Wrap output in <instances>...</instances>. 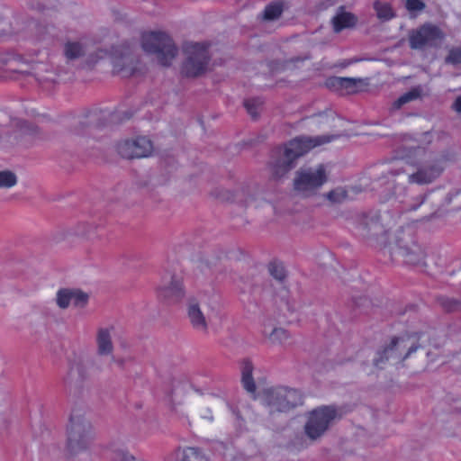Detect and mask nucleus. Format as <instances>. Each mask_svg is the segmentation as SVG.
<instances>
[{
    "label": "nucleus",
    "mask_w": 461,
    "mask_h": 461,
    "mask_svg": "<svg viewBox=\"0 0 461 461\" xmlns=\"http://www.w3.org/2000/svg\"><path fill=\"white\" fill-rule=\"evenodd\" d=\"M141 46L147 53L156 54L159 64L163 67L170 66L178 51L173 40L162 32H143Z\"/></svg>",
    "instance_id": "5"
},
{
    "label": "nucleus",
    "mask_w": 461,
    "mask_h": 461,
    "mask_svg": "<svg viewBox=\"0 0 461 461\" xmlns=\"http://www.w3.org/2000/svg\"><path fill=\"white\" fill-rule=\"evenodd\" d=\"M262 104L263 102L259 98H250L244 101V106L252 119L258 118Z\"/></svg>",
    "instance_id": "27"
},
{
    "label": "nucleus",
    "mask_w": 461,
    "mask_h": 461,
    "mask_svg": "<svg viewBox=\"0 0 461 461\" xmlns=\"http://www.w3.org/2000/svg\"><path fill=\"white\" fill-rule=\"evenodd\" d=\"M336 138L334 135H321L317 137H296L291 140L284 149L277 147L274 153L282 156L273 165V175L276 178L283 176L290 171L295 160L310 151L312 149L330 142Z\"/></svg>",
    "instance_id": "2"
},
{
    "label": "nucleus",
    "mask_w": 461,
    "mask_h": 461,
    "mask_svg": "<svg viewBox=\"0 0 461 461\" xmlns=\"http://www.w3.org/2000/svg\"><path fill=\"white\" fill-rule=\"evenodd\" d=\"M446 62L453 65L461 64V48H452L446 58Z\"/></svg>",
    "instance_id": "32"
},
{
    "label": "nucleus",
    "mask_w": 461,
    "mask_h": 461,
    "mask_svg": "<svg viewBox=\"0 0 461 461\" xmlns=\"http://www.w3.org/2000/svg\"><path fill=\"white\" fill-rule=\"evenodd\" d=\"M264 402L270 412H285L303 403V395L296 390L284 386L267 388L263 392Z\"/></svg>",
    "instance_id": "7"
},
{
    "label": "nucleus",
    "mask_w": 461,
    "mask_h": 461,
    "mask_svg": "<svg viewBox=\"0 0 461 461\" xmlns=\"http://www.w3.org/2000/svg\"><path fill=\"white\" fill-rule=\"evenodd\" d=\"M253 365L250 360L244 359L241 363V382L244 389L250 393H255L256 384L252 376Z\"/></svg>",
    "instance_id": "19"
},
{
    "label": "nucleus",
    "mask_w": 461,
    "mask_h": 461,
    "mask_svg": "<svg viewBox=\"0 0 461 461\" xmlns=\"http://www.w3.org/2000/svg\"><path fill=\"white\" fill-rule=\"evenodd\" d=\"M288 338L287 332L285 330L282 328L274 329L272 333L270 334V339L274 342H283L285 339Z\"/></svg>",
    "instance_id": "35"
},
{
    "label": "nucleus",
    "mask_w": 461,
    "mask_h": 461,
    "mask_svg": "<svg viewBox=\"0 0 461 461\" xmlns=\"http://www.w3.org/2000/svg\"><path fill=\"white\" fill-rule=\"evenodd\" d=\"M368 83L366 79L332 77L327 79L326 86L340 95H353L364 91Z\"/></svg>",
    "instance_id": "14"
},
{
    "label": "nucleus",
    "mask_w": 461,
    "mask_h": 461,
    "mask_svg": "<svg viewBox=\"0 0 461 461\" xmlns=\"http://www.w3.org/2000/svg\"><path fill=\"white\" fill-rule=\"evenodd\" d=\"M421 91L420 87H413L410 91L402 95L393 104V107L396 109L401 108L403 104L416 100L420 97Z\"/></svg>",
    "instance_id": "25"
},
{
    "label": "nucleus",
    "mask_w": 461,
    "mask_h": 461,
    "mask_svg": "<svg viewBox=\"0 0 461 461\" xmlns=\"http://www.w3.org/2000/svg\"><path fill=\"white\" fill-rule=\"evenodd\" d=\"M445 37L442 30L430 23H425L409 32V45L411 50L437 48Z\"/></svg>",
    "instance_id": "8"
},
{
    "label": "nucleus",
    "mask_w": 461,
    "mask_h": 461,
    "mask_svg": "<svg viewBox=\"0 0 461 461\" xmlns=\"http://www.w3.org/2000/svg\"><path fill=\"white\" fill-rule=\"evenodd\" d=\"M407 158L410 164L417 167L416 172L408 176V182L429 185L441 176L447 161L450 160V156L448 153L438 154L427 146L418 145L409 149Z\"/></svg>",
    "instance_id": "1"
},
{
    "label": "nucleus",
    "mask_w": 461,
    "mask_h": 461,
    "mask_svg": "<svg viewBox=\"0 0 461 461\" xmlns=\"http://www.w3.org/2000/svg\"><path fill=\"white\" fill-rule=\"evenodd\" d=\"M27 67L15 57L0 59V78H15L17 74L27 73Z\"/></svg>",
    "instance_id": "15"
},
{
    "label": "nucleus",
    "mask_w": 461,
    "mask_h": 461,
    "mask_svg": "<svg viewBox=\"0 0 461 461\" xmlns=\"http://www.w3.org/2000/svg\"><path fill=\"white\" fill-rule=\"evenodd\" d=\"M187 314L194 330L206 332L207 323L198 303L191 302L188 306Z\"/></svg>",
    "instance_id": "18"
},
{
    "label": "nucleus",
    "mask_w": 461,
    "mask_h": 461,
    "mask_svg": "<svg viewBox=\"0 0 461 461\" xmlns=\"http://www.w3.org/2000/svg\"><path fill=\"white\" fill-rule=\"evenodd\" d=\"M423 137H424V140L427 141V144L430 143L431 140H430V133L429 132L424 133Z\"/></svg>",
    "instance_id": "39"
},
{
    "label": "nucleus",
    "mask_w": 461,
    "mask_h": 461,
    "mask_svg": "<svg viewBox=\"0 0 461 461\" xmlns=\"http://www.w3.org/2000/svg\"><path fill=\"white\" fill-rule=\"evenodd\" d=\"M460 194H461V192H460Z\"/></svg>",
    "instance_id": "43"
},
{
    "label": "nucleus",
    "mask_w": 461,
    "mask_h": 461,
    "mask_svg": "<svg viewBox=\"0 0 461 461\" xmlns=\"http://www.w3.org/2000/svg\"><path fill=\"white\" fill-rule=\"evenodd\" d=\"M73 291L61 289L57 294V303L60 308H67L72 303Z\"/></svg>",
    "instance_id": "30"
},
{
    "label": "nucleus",
    "mask_w": 461,
    "mask_h": 461,
    "mask_svg": "<svg viewBox=\"0 0 461 461\" xmlns=\"http://www.w3.org/2000/svg\"><path fill=\"white\" fill-rule=\"evenodd\" d=\"M17 183L14 173L9 170L0 171V188H11Z\"/></svg>",
    "instance_id": "28"
},
{
    "label": "nucleus",
    "mask_w": 461,
    "mask_h": 461,
    "mask_svg": "<svg viewBox=\"0 0 461 461\" xmlns=\"http://www.w3.org/2000/svg\"><path fill=\"white\" fill-rule=\"evenodd\" d=\"M282 292L285 294L288 293L285 288L282 290Z\"/></svg>",
    "instance_id": "42"
},
{
    "label": "nucleus",
    "mask_w": 461,
    "mask_h": 461,
    "mask_svg": "<svg viewBox=\"0 0 461 461\" xmlns=\"http://www.w3.org/2000/svg\"><path fill=\"white\" fill-rule=\"evenodd\" d=\"M175 456L176 461H209L196 447L179 448L176 451Z\"/></svg>",
    "instance_id": "21"
},
{
    "label": "nucleus",
    "mask_w": 461,
    "mask_h": 461,
    "mask_svg": "<svg viewBox=\"0 0 461 461\" xmlns=\"http://www.w3.org/2000/svg\"><path fill=\"white\" fill-rule=\"evenodd\" d=\"M374 9L380 20L389 21L394 17L393 10L389 3L375 1L374 3Z\"/></svg>",
    "instance_id": "22"
},
{
    "label": "nucleus",
    "mask_w": 461,
    "mask_h": 461,
    "mask_svg": "<svg viewBox=\"0 0 461 461\" xmlns=\"http://www.w3.org/2000/svg\"><path fill=\"white\" fill-rule=\"evenodd\" d=\"M405 6L409 12H418L422 11L426 5L421 0H406Z\"/></svg>",
    "instance_id": "34"
},
{
    "label": "nucleus",
    "mask_w": 461,
    "mask_h": 461,
    "mask_svg": "<svg viewBox=\"0 0 461 461\" xmlns=\"http://www.w3.org/2000/svg\"><path fill=\"white\" fill-rule=\"evenodd\" d=\"M336 417V410L330 406H323L313 410L305 425L307 436L315 439L322 435L328 429L330 421Z\"/></svg>",
    "instance_id": "11"
},
{
    "label": "nucleus",
    "mask_w": 461,
    "mask_h": 461,
    "mask_svg": "<svg viewBox=\"0 0 461 461\" xmlns=\"http://www.w3.org/2000/svg\"><path fill=\"white\" fill-rule=\"evenodd\" d=\"M405 173L404 170H402V167H397V168H394L393 170H391L389 172V174L392 176H396L400 174H403Z\"/></svg>",
    "instance_id": "37"
},
{
    "label": "nucleus",
    "mask_w": 461,
    "mask_h": 461,
    "mask_svg": "<svg viewBox=\"0 0 461 461\" xmlns=\"http://www.w3.org/2000/svg\"><path fill=\"white\" fill-rule=\"evenodd\" d=\"M327 181L326 168L320 164L315 170L312 168L297 172L294 181V189L303 195L315 192Z\"/></svg>",
    "instance_id": "9"
},
{
    "label": "nucleus",
    "mask_w": 461,
    "mask_h": 461,
    "mask_svg": "<svg viewBox=\"0 0 461 461\" xmlns=\"http://www.w3.org/2000/svg\"><path fill=\"white\" fill-rule=\"evenodd\" d=\"M16 127L19 128V131L23 135L36 136L39 132L38 128L32 123L25 121H19L16 122Z\"/></svg>",
    "instance_id": "31"
},
{
    "label": "nucleus",
    "mask_w": 461,
    "mask_h": 461,
    "mask_svg": "<svg viewBox=\"0 0 461 461\" xmlns=\"http://www.w3.org/2000/svg\"><path fill=\"white\" fill-rule=\"evenodd\" d=\"M153 150V144L147 137L125 140L117 144L118 154L128 159L149 157Z\"/></svg>",
    "instance_id": "12"
},
{
    "label": "nucleus",
    "mask_w": 461,
    "mask_h": 461,
    "mask_svg": "<svg viewBox=\"0 0 461 461\" xmlns=\"http://www.w3.org/2000/svg\"><path fill=\"white\" fill-rule=\"evenodd\" d=\"M93 438L92 426L85 419L81 409L72 411L67 429L66 450L69 456L85 451Z\"/></svg>",
    "instance_id": "4"
},
{
    "label": "nucleus",
    "mask_w": 461,
    "mask_h": 461,
    "mask_svg": "<svg viewBox=\"0 0 461 461\" xmlns=\"http://www.w3.org/2000/svg\"><path fill=\"white\" fill-rule=\"evenodd\" d=\"M64 54L68 59H75L84 54V47L77 41H68L64 47Z\"/></svg>",
    "instance_id": "24"
},
{
    "label": "nucleus",
    "mask_w": 461,
    "mask_h": 461,
    "mask_svg": "<svg viewBox=\"0 0 461 461\" xmlns=\"http://www.w3.org/2000/svg\"><path fill=\"white\" fill-rule=\"evenodd\" d=\"M184 295L185 291L180 279L170 273L162 277V284L158 288L159 299L168 303H175L181 301Z\"/></svg>",
    "instance_id": "13"
},
{
    "label": "nucleus",
    "mask_w": 461,
    "mask_h": 461,
    "mask_svg": "<svg viewBox=\"0 0 461 461\" xmlns=\"http://www.w3.org/2000/svg\"><path fill=\"white\" fill-rule=\"evenodd\" d=\"M424 200H425V197H424V196H423V197H420V201L419 202V203H418L417 205H415V206H412V207L411 208V210H413V211L417 210V209H418V207H419L421 203H423Z\"/></svg>",
    "instance_id": "38"
},
{
    "label": "nucleus",
    "mask_w": 461,
    "mask_h": 461,
    "mask_svg": "<svg viewBox=\"0 0 461 461\" xmlns=\"http://www.w3.org/2000/svg\"><path fill=\"white\" fill-rule=\"evenodd\" d=\"M326 197L331 203H340L344 202L345 200H347L348 192L346 189H344L342 187H338V188H335V189L330 191L326 194Z\"/></svg>",
    "instance_id": "29"
},
{
    "label": "nucleus",
    "mask_w": 461,
    "mask_h": 461,
    "mask_svg": "<svg viewBox=\"0 0 461 461\" xmlns=\"http://www.w3.org/2000/svg\"><path fill=\"white\" fill-rule=\"evenodd\" d=\"M357 23V17L351 13L342 12L332 19L334 32H339L346 28L354 27Z\"/></svg>",
    "instance_id": "20"
},
{
    "label": "nucleus",
    "mask_w": 461,
    "mask_h": 461,
    "mask_svg": "<svg viewBox=\"0 0 461 461\" xmlns=\"http://www.w3.org/2000/svg\"><path fill=\"white\" fill-rule=\"evenodd\" d=\"M80 126H81L82 128L86 127V125L84 122H81V123H80Z\"/></svg>",
    "instance_id": "41"
},
{
    "label": "nucleus",
    "mask_w": 461,
    "mask_h": 461,
    "mask_svg": "<svg viewBox=\"0 0 461 461\" xmlns=\"http://www.w3.org/2000/svg\"><path fill=\"white\" fill-rule=\"evenodd\" d=\"M268 271L270 275L278 281H283L286 276L284 265L277 260H273L268 264Z\"/></svg>",
    "instance_id": "26"
},
{
    "label": "nucleus",
    "mask_w": 461,
    "mask_h": 461,
    "mask_svg": "<svg viewBox=\"0 0 461 461\" xmlns=\"http://www.w3.org/2000/svg\"><path fill=\"white\" fill-rule=\"evenodd\" d=\"M454 111L457 113H461V96H457L452 105Z\"/></svg>",
    "instance_id": "36"
},
{
    "label": "nucleus",
    "mask_w": 461,
    "mask_h": 461,
    "mask_svg": "<svg viewBox=\"0 0 461 461\" xmlns=\"http://www.w3.org/2000/svg\"><path fill=\"white\" fill-rule=\"evenodd\" d=\"M398 254L410 265L424 264L426 254L420 245L413 242L411 247H400Z\"/></svg>",
    "instance_id": "16"
},
{
    "label": "nucleus",
    "mask_w": 461,
    "mask_h": 461,
    "mask_svg": "<svg viewBox=\"0 0 461 461\" xmlns=\"http://www.w3.org/2000/svg\"><path fill=\"white\" fill-rule=\"evenodd\" d=\"M424 339L429 340L430 334L428 332H415L393 338L388 347L377 352V357L374 359L375 366L383 368L382 365L390 358L395 359L397 362L404 361L420 348L424 347L422 345L425 341Z\"/></svg>",
    "instance_id": "3"
},
{
    "label": "nucleus",
    "mask_w": 461,
    "mask_h": 461,
    "mask_svg": "<svg viewBox=\"0 0 461 461\" xmlns=\"http://www.w3.org/2000/svg\"><path fill=\"white\" fill-rule=\"evenodd\" d=\"M285 308L288 312H294V308L290 305V303L288 301H285Z\"/></svg>",
    "instance_id": "40"
},
{
    "label": "nucleus",
    "mask_w": 461,
    "mask_h": 461,
    "mask_svg": "<svg viewBox=\"0 0 461 461\" xmlns=\"http://www.w3.org/2000/svg\"><path fill=\"white\" fill-rule=\"evenodd\" d=\"M88 300L86 294L81 291H73L72 304L75 306H84Z\"/></svg>",
    "instance_id": "33"
},
{
    "label": "nucleus",
    "mask_w": 461,
    "mask_h": 461,
    "mask_svg": "<svg viewBox=\"0 0 461 461\" xmlns=\"http://www.w3.org/2000/svg\"><path fill=\"white\" fill-rule=\"evenodd\" d=\"M100 53L102 54L99 56L100 59L108 55L112 56L113 73L122 74L123 77H131L137 74L136 65L140 62L139 60L133 61L128 45L113 48L111 52L100 50Z\"/></svg>",
    "instance_id": "10"
},
{
    "label": "nucleus",
    "mask_w": 461,
    "mask_h": 461,
    "mask_svg": "<svg viewBox=\"0 0 461 461\" xmlns=\"http://www.w3.org/2000/svg\"><path fill=\"white\" fill-rule=\"evenodd\" d=\"M283 13L282 2H273L265 7L262 18L266 21L277 19Z\"/></svg>",
    "instance_id": "23"
},
{
    "label": "nucleus",
    "mask_w": 461,
    "mask_h": 461,
    "mask_svg": "<svg viewBox=\"0 0 461 461\" xmlns=\"http://www.w3.org/2000/svg\"><path fill=\"white\" fill-rule=\"evenodd\" d=\"M207 42H186L183 46V51L186 55L181 68L183 76L196 77L206 71L210 56Z\"/></svg>",
    "instance_id": "6"
},
{
    "label": "nucleus",
    "mask_w": 461,
    "mask_h": 461,
    "mask_svg": "<svg viewBox=\"0 0 461 461\" xmlns=\"http://www.w3.org/2000/svg\"><path fill=\"white\" fill-rule=\"evenodd\" d=\"M112 330L113 328H101L97 331V352L100 356H107L113 352V347L111 336Z\"/></svg>",
    "instance_id": "17"
}]
</instances>
